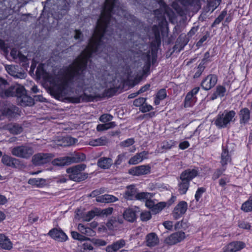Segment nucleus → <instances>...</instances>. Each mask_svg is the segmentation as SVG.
Returning <instances> with one entry per match:
<instances>
[{
  "instance_id": "f257e3e1",
  "label": "nucleus",
  "mask_w": 252,
  "mask_h": 252,
  "mask_svg": "<svg viewBox=\"0 0 252 252\" xmlns=\"http://www.w3.org/2000/svg\"><path fill=\"white\" fill-rule=\"evenodd\" d=\"M126 16V12L118 5V0H105L88 46L72 63L63 69L61 78L51 87L50 91L56 98L71 95L74 90L76 94L82 93L92 87L93 79L85 75L87 64L93 54L105 51L104 40H109L107 35H114V29L110 27L114 26L118 32L117 21Z\"/></svg>"
},
{
  "instance_id": "f03ea898",
  "label": "nucleus",
  "mask_w": 252,
  "mask_h": 252,
  "mask_svg": "<svg viewBox=\"0 0 252 252\" xmlns=\"http://www.w3.org/2000/svg\"><path fill=\"white\" fill-rule=\"evenodd\" d=\"M236 112L234 110H225L220 112L214 118V125L218 128H224L229 126L231 122L235 120Z\"/></svg>"
},
{
  "instance_id": "7ed1b4c3",
  "label": "nucleus",
  "mask_w": 252,
  "mask_h": 252,
  "mask_svg": "<svg viewBox=\"0 0 252 252\" xmlns=\"http://www.w3.org/2000/svg\"><path fill=\"white\" fill-rule=\"evenodd\" d=\"M86 168V164H80L67 168L66 172L71 180L79 182L86 180L88 177V173L82 172Z\"/></svg>"
},
{
  "instance_id": "20e7f679",
  "label": "nucleus",
  "mask_w": 252,
  "mask_h": 252,
  "mask_svg": "<svg viewBox=\"0 0 252 252\" xmlns=\"http://www.w3.org/2000/svg\"><path fill=\"white\" fill-rule=\"evenodd\" d=\"M86 157L84 154H78L73 157H64L55 159L52 161L54 165L63 166L68 165L72 163H77L85 160Z\"/></svg>"
},
{
  "instance_id": "39448f33",
  "label": "nucleus",
  "mask_w": 252,
  "mask_h": 252,
  "mask_svg": "<svg viewBox=\"0 0 252 252\" xmlns=\"http://www.w3.org/2000/svg\"><path fill=\"white\" fill-rule=\"evenodd\" d=\"M12 155L23 158H28L34 153L33 148L28 145H21L15 146L11 149Z\"/></svg>"
},
{
  "instance_id": "423d86ee",
  "label": "nucleus",
  "mask_w": 252,
  "mask_h": 252,
  "mask_svg": "<svg viewBox=\"0 0 252 252\" xmlns=\"http://www.w3.org/2000/svg\"><path fill=\"white\" fill-rule=\"evenodd\" d=\"M54 157V155L52 153H40L32 157V162L35 165H40L50 162Z\"/></svg>"
},
{
  "instance_id": "0eeeda50",
  "label": "nucleus",
  "mask_w": 252,
  "mask_h": 252,
  "mask_svg": "<svg viewBox=\"0 0 252 252\" xmlns=\"http://www.w3.org/2000/svg\"><path fill=\"white\" fill-rule=\"evenodd\" d=\"M0 111L2 114L9 119H12L20 115V111L18 107L11 104H6L1 106Z\"/></svg>"
},
{
  "instance_id": "6e6552de",
  "label": "nucleus",
  "mask_w": 252,
  "mask_h": 252,
  "mask_svg": "<svg viewBox=\"0 0 252 252\" xmlns=\"http://www.w3.org/2000/svg\"><path fill=\"white\" fill-rule=\"evenodd\" d=\"M24 91V87L19 85L12 86L7 89L2 91H0V95L2 97L16 96L18 97L20 93V91Z\"/></svg>"
},
{
  "instance_id": "1a4fd4ad",
  "label": "nucleus",
  "mask_w": 252,
  "mask_h": 252,
  "mask_svg": "<svg viewBox=\"0 0 252 252\" xmlns=\"http://www.w3.org/2000/svg\"><path fill=\"white\" fill-rule=\"evenodd\" d=\"M199 90V87H195L187 94L184 100L185 107H190L195 104L197 100L196 94L198 93Z\"/></svg>"
},
{
  "instance_id": "9d476101",
  "label": "nucleus",
  "mask_w": 252,
  "mask_h": 252,
  "mask_svg": "<svg viewBox=\"0 0 252 252\" xmlns=\"http://www.w3.org/2000/svg\"><path fill=\"white\" fill-rule=\"evenodd\" d=\"M199 173L198 168L193 167L185 170L183 171L180 176V179L190 182L194 178L197 177Z\"/></svg>"
},
{
  "instance_id": "9b49d317",
  "label": "nucleus",
  "mask_w": 252,
  "mask_h": 252,
  "mask_svg": "<svg viewBox=\"0 0 252 252\" xmlns=\"http://www.w3.org/2000/svg\"><path fill=\"white\" fill-rule=\"evenodd\" d=\"M218 77L216 75L210 74L202 80L201 86L204 90L208 91L216 85Z\"/></svg>"
},
{
  "instance_id": "f8f14e48",
  "label": "nucleus",
  "mask_w": 252,
  "mask_h": 252,
  "mask_svg": "<svg viewBox=\"0 0 252 252\" xmlns=\"http://www.w3.org/2000/svg\"><path fill=\"white\" fill-rule=\"evenodd\" d=\"M151 172V166L149 165H142L135 166L130 169L128 171L129 174L133 176H141L150 173Z\"/></svg>"
},
{
  "instance_id": "ddd939ff",
  "label": "nucleus",
  "mask_w": 252,
  "mask_h": 252,
  "mask_svg": "<svg viewBox=\"0 0 252 252\" xmlns=\"http://www.w3.org/2000/svg\"><path fill=\"white\" fill-rule=\"evenodd\" d=\"M52 238L59 242H64L67 240V236L60 228H54L48 233Z\"/></svg>"
},
{
  "instance_id": "4468645a",
  "label": "nucleus",
  "mask_w": 252,
  "mask_h": 252,
  "mask_svg": "<svg viewBox=\"0 0 252 252\" xmlns=\"http://www.w3.org/2000/svg\"><path fill=\"white\" fill-rule=\"evenodd\" d=\"M188 204L186 201H182L179 203L174 208L172 215L176 220L179 219L186 212Z\"/></svg>"
},
{
  "instance_id": "2eb2a0df",
  "label": "nucleus",
  "mask_w": 252,
  "mask_h": 252,
  "mask_svg": "<svg viewBox=\"0 0 252 252\" xmlns=\"http://www.w3.org/2000/svg\"><path fill=\"white\" fill-rule=\"evenodd\" d=\"M20 92V95L17 97V101L21 106H32L34 104L33 99L26 94V91L24 88L23 92Z\"/></svg>"
},
{
  "instance_id": "dca6fc26",
  "label": "nucleus",
  "mask_w": 252,
  "mask_h": 252,
  "mask_svg": "<svg viewBox=\"0 0 252 252\" xmlns=\"http://www.w3.org/2000/svg\"><path fill=\"white\" fill-rule=\"evenodd\" d=\"M245 244L242 241L230 243L223 249V252H237L245 247Z\"/></svg>"
},
{
  "instance_id": "f3484780",
  "label": "nucleus",
  "mask_w": 252,
  "mask_h": 252,
  "mask_svg": "<svg viewBox=\"0 0 252 252\" xmlns=\"http://www.w3.org/2000/svg\"><path fill=\"white\" fill-rule=\"evenodd\" d=\"M140 212L138 207L126 209L123 213L124 218L128 221L133 222L136 219L137 213Z\"/></svg>"
},
{
  "instance_id": "a211bd4d",
  "label": "nucleus",
  "mask_w": 252,
  "mask_h": 252,
  "mask_svg": "<svg viewBox=\"0 0 252 252\" xmlns=\"http://www.w3.org/2000/svg\"><path fill=\"white\" fill-rule=\"evenodd\" d=\"M185 237L184 232L179 231L171 234L166 239L165 241L169 245H174L183 240Z\"/></svg>"
},
{
  "instance_id": "6ab92c4d",
  "label": "nucleus",
  "mask_w": 252,
  "mask_h": 252,
  "mask_svg": "<svg viewBox=\"0 0 252 252\" xmlns=\"http://www.w3.org/2000/svg\"><path fill=\"white\" fill-rule=\"evenodd\" d=\"M125 244V241L124 239H120L107 246L105 250L107 252H116L120 249L123 248Z\"/></svg>"
},
{
  "instance_id": "aec40b11",
  "label": "nucleus",
  "mask_w": 252,
  "mask_h": 252,
  "mask_svg": "<svg viewBox=\"0 0 252 252\" xmlns=\"http://www.w3.org/2000/svg\"><path fill=\"white\" fill-rule=\"evenodd\" d=\"M137 189L134 185H130L126 187L124 194V197L127 200H134L137 195Z\"/></svg>"
},
{
  "instance_id": "412c9836",
  "label": "nucleus",
  "mask_w": 252,
  "mask_h": 252,
  "mask_svg": "<svg viewBox=\"0 0 252 252\" xmlns=\"http://www.w3.org/2000/svg\"><path fill=\"white\" fill-rule=\"evenodd\" d=\"M146 245L149 247H154L159 243L157 235L155 233H150L146 236Z\"/></svg>"
},
{
  "instance_id": "4be33fe9",
  "label": "nucleus",
  "mask_w": 252,
  "mask_h": 252,
  "mask_svg": "<svg viewBox=\"0 0 252 252\" xmlns=\"http://www.w3.org/2000/svg\"><path fill=\"white\" fill-rule=\"evenodd\" d=\"M1 161L4 164L12 167H17L19 162L18 159L6 155L2 156Z\"/></svg>"
},
{
  "instance_id": "5701e85b",
  "label": "nucleus",
  "mask_w": 252,
  "mask_h": 252,
  "mask_svg": "<svg viewBox=\"0 0 252 252\" xmlns=\"http://www.w3.org/2000/svg\"><path fill=\"white\" fill-rule=\"evenodd\" d=\"M113 164L112 158H109L102 157L98 159L97 165L102 169H109Z\"/></svg>"
},
{
  "instance_id": "b1692460",
  "label": "nucleus",
  "mask_w": 252,
  "mask_h": 252,
  "mask_svg": "<svg viewBox=\"0 0 252 252\" xmlns=\"http://www.w3.org/2000/svg\"><path fill=\"white\" fill-rule=\"evenodd\" d=\"M222 149L220 163L222 166L225 167V165L231 161V158L229 154L228 150L227 147L222 146Z\"/></svg>"
},
{
  "instance_id": "393cba45",
  "label": "nucleus",
  "mask_w": 252,
  "mask_h": 252,
  "mask_svg": "<svg viewBox=\"0 0 252 252\" xmlns=\"http://www.w3.org/2000/svg\"><path fill=\"white\" fill-rule=\"evenodd\" d=\"M0 246L3 249L9 250L12 248V244L7 237L0 234Z\"/></svg>"
},
{
  "instance_id": "a878e982",
  "label": "nucleus",
  "mask_w": 252,
  "mask_h": 252,
  "mask_svg": "<svg viewBox=\"0 0 252 252\" xmlns=\"http://www.w3.org/2000/svg\"><path fill=\"white\" fill-rule=\"evenodd\" d=\"M117 200L118 198L117 197L110 194H104L101 196H97L96 198L97 202L105 203L114 202Z\"/></svg>"
},
{
  "instance_id": "bb28decb",
  "label": "nucleus",
  "mask_w": 252,
  "mask_h": 252,
  "mask_svg": "<svg viewBox=\"0 0 252 252\" xmlns=\"http://www.w3.org/2000/svg\"><path fill=\"white\" fill-rule=\"evenodd\" d=\"M190 183L184 179L178 180V191L181 194H185L188 191Z\"/></svg>"
},
{
  "instance_id": "cd10ccee",
  "label": "nucleus",
  "mask_w": 252,
  "mask_h": 252,
  "mask_svg": "<svg viewBox=\"0 0 252 252\" xmlns=\"http://www.w3.org/2000/svg\"><path fill=\"white\" fill-rule=\"evenodd\" d=\"M240 122L241 124H246L250 118V112L248 108H244L240 111Z\"/></svg>"
},
{
  "instance_id": "c85d7f7f",
  "label": "nucleus",
  "mask_w": 252,
  "mask_h": 252,
  "mask_svg": "<svg viewBox=\"0 0 252 252\" xmlns=\"http://www.w3.org/2000/svg\"><path fill=\"white\" fill-rule=\"evenodd\" d=\"M108 142V139L105 136H102L98 138L90 140L89 142V145L92 146H103L106 145Z\"/></svg>"
},
{
  "instance_id": "c756f323",
  "label": "nucleus",
  "mask_w": 252,
  "mask_h": 252,
  "mask_svg": "<svg viewBox=\"0 0 252 252\" xmlns=\"http://www.w3.org/2000/svg\"><path fill=\"white\" fill-rule=\"evenodd\" d=\"M69 98L72 102L79 103L81 101H90L92 100V97L89 95H87L85 93H83L79 96H70Z\"/></svg>"
},
{
  "instance_id": "7c9ffc66",
  "label": "nucleus",
  "mask_w": 252,
  "mask_h": 252,
  "mask_svg": "<svg viewBox=\"0 0 252 252\" xmlns=\"http://www.w3.org/2000/svg\"><path fill=\"white\" fill-rule=\"evenodd\" d=\"M7 130L13 134H18L22 132L23 127L17 124H10L7 126Z\"/></svg>"
},
{
  "instance_id": "2f4dec72",
  "label": "nucleus",
  "mask_w": 252,
  "mask_h": 252,
  "mask_svg": "<svg viewBox=\"0 0 252 252\" xmlns=\"http://www.w3.org/2000/svg\"><path fill=\"white\" fill-rule=\"evenodd\" d=\"M176 142L170 140L169 141H163L158 148V151L160 153H163L167 150L170 149L172 147L175 146Z\"/></svg>"
},
{
  "instance_id": "473e14b6",
  "label": "nucleus",
  "mask_w": 252,
  "mask_h": 252,
  "mask_svg": "<svg viewBox=\"0 0 252 252\" xmlns=\"http://www.w3.org/2000/svg\"><path fill=\"white\" fill-rule=\"evenodd\" d=\"M78 230L83 234H85L88 236H92L94 235V232L90 227H86L81 223H79L78 225Z\"/></svg>"
},
{
  "instance_id": "72a5a7b5",
  "label": "nucleus",
  "mask_w": 252,
  "mask_h": 252,
  "mask_svg": "<svg viewBox=\"0 0 252 252\" xmlns=\"http://www.w3.org/2000/svg\"><path fill=\"white\" fill-rule=\"evenodd\" d=\"M122 222L123 220L122 219L119 220L118 218L112 217L107 222L106 225L109 229L112 230L117 227L118 224L122 223Z\"/></svg>"
},
{
  "instance_id": "f704fd0d",
  "label": "nucleus",
  "mask_w": 252,
  "mask_h": 252,
  "mask_svg": "<svg viewBox=\"0 0 252 252\" xmlns=\"http://www.w3.org/2000/svg\"><path fill=\"white\" fill-rule=\"evenodd\" d=\"M28 183L31 185L40 188L45 185L46 180L43 178H32L29 179Z\"/></svg>"
},
{
  "instance_id": "c9c22d12",
  "label": "nucleus",
  "mask_w": 252,
  "mask_h": 252,
  "mask_svg": "<svg viewBox=\"0 0 252 252\" xmlns=\"http://www.w3.org/2000/svg\"><path fill=\"white\" fill-rule=\"evenodd\" d=\"M154 196L152 193L141 192H137L135 199L143 201H146L147 199H151Z\"/></svg>"
},
{
  "instance_id": "e433bc0d",
  "label": "nucleus",
  "mask_w": 252,
  "mask_h": 252,
  "mask_svg": "<svg viewBox=\"0 0 252 252\" xmlns=\"http://www.w3.org/2000/svg\"><path fill=\"white\" fill-rule=\"evenodd\" d=\"M241 209L245 212H252V196L242 204Z\"/></svg>"
},
{
  "instance_id": "4c0bfd02",
  "label": "nucleus",
  "mask_w": 252,
  "mask_h": 252,
  "mask_svg": "<svg viewBox=\"0 0 252 252\" xmlns=\"http://www.w3.org/2000/svg\"><path fill=\"white\" fill-rule=\"evenodd\" d=\"M206 59H203L198 65V67L195 69L196 72L193 75L194 78H197L200 76L204 69L205 68V63Z\"/></svg>"
},
{
  "instance_id": "58836bf2",
  "label": "nucleus",
  "mask_w": 252,
  "mask_h": 252,
  "mask_svg": "<svg viewBox=\"0 0 252 252\" xmlns=\"http://www.w3.org/2000/svg\"><path fill=\"white\" fill-rule=\"evenodd\" d=\"M116 126V125L114 122H111L107 123H105L104 124L98 125L96 127V129L98 131H103L105 130H107L109 128H113Z\"/></svg>"
},
{
  "instance_id": "ea45409f",
  "label": "nucleus",
  "mask_w": 252,
  "mask_h": 252,
  "mask_svg": "<svg viewBox=\"0 0 252 252\" xmlns=\"http://www.w3.org/2000/svg\"><path fill=\"white\" fill-rule=\"evenodd\" d=\"M166 206L165 202H160L156 203L153 208L151 210V212L155 214H156L161 211Z\"/></svg>"
},
{
  "instance_id": "a19ab883",
  "label": "nucleus",
  "mask_w": 252,
  "mask_h": 252,
  "mask_svg": "<svg viewBox=\"0 0 252 252\" xmlns=\"http://www.w3.org/2000/svg\"><path fill=\"white\" fill-rule=\"evenodd\" d=\"M227 14V11L223 10L220 15L215 20L214 22L212 25V27H214L217 25L219 24L224 19Z\"/></svg>"
},
{
  "instance_id": "79ce46f5",
  "label": "nucleus",
  "mask_w": 252,
  "mask_h": 252,
  "mask_svg": "<svg viewBox=\"0 0 252 252\" xmlns=\"http://www.w3.org/2000/svg\"><path fill=\"white\" fill-rule=\"evenodd\" d=\"M140 153L136 154L135 156L131 158L128 161L130 164H136L142 161Z\"/></svg>"
},
{
  "instance_id": "37998d69",
  "label": "nucleus",
  "mask_w": 252,
  "mask_h": 252,
  "mask_svg": "<svg viewBox=\"0 0 252 252\" xmlns=\"http://www.w3.org/2000/svg\"><path fill=\"white\" fill-rule=\"evenodd\" d=\"M226 167L222 166L221 168L217 169L212 175V179L216 180L218 179L225 171Z\"/></svg>"
},
{
  "instance_id": "c03bdc74",
  "label": "nucleus",
  "mask_w": 252,
  "mask_h": 252,
  "mask_svg": "<svg viewBox=\"0 0 252 252\" xmlns=\"http://www.w3.org/2000/svg\"><path fill=\"white\" fill-rule=\"evenodd\" d=\"M98 215V212L91 211L88 212L84 217L83 220L86 221H89L93 219L95 216Z\"/></svg>"
},
{
  "instance_id": "a18cd8bd",
  "label": "nucleus",
  "mask_w": 252,
  "mask_h": 252,
  "mask_svg": "<svg viewBox=\"0 0 252 252\" xmlns=\"http://www.w3.org/2000/svg\"><path fill=\"white\" fill-rule=\"evenodd\" d=\"M134 143V140L133 138H128L126 140L121 142L119 145L121 148L128 147L133 145Z\"/></svg>"
},
{
  "instance_id": "49530a36",
  "label": "nucleus",
  "mask_w": 252,
  "mask_h": 252,
  "mask_svg": "<svg viewBox=\"0 0 252 252\" xmlns=\"http://www.w3.org/2000/svg\"><path fill=\"white\" fill-rule=\"evenodd\" d=\"M194 11L197 12L201 7L200 0H192L190 6Z\"/></svg>"
},
{
  "instance_id": "de8ad7c7",
  "label": "nucleus",
  "mask_w": 252,
  "mask_h": 252,
  "mask_svg": "<svg viewBox=\"0 0 252 252\" xmlns=\"http://www.w3.org/2000/svg\"><path fill=\"white\" fill-rule=\"evenodd\" d=\"M113 117L109 114H104L102 115L100 118L99 120L104 123H107V122H109L112 120Z\"/></svg>"
},
{
  "instance_id": "09e8293b",
  "label": "nucleus",
  "mask_w": 252,
  "mask_h": 252,
  "mask_svg": "<svg viewBox=\"0 0 252 252\" xmlns=\"http://www.w3.org/2000/svg\"><path fill=\"white\" fill-rule=\"evenodd\" d=\"M147 56V60L146 62L143 67V70L144 73H148L149 72L150 68L151 67V61H150V56L149 54Z\"/></svg>"
},
{
  "instance_id": "8fccbe9b",
  "label": "nucleus",
  "mask_w": 252,
  "mask_h": 252,
  "mask_svg": "<svg viewBox=\"0 0 252 252\" xmlns=\"http://www.w3.org/2000/svg\"><path fill=\"white\" fill-rule=\"evenodd\" d=\"M217 94L219 97H223L225 95L226 92V89L222 86H218L217 87L216 91Z\"/></svg>"
},
{
  "instance_id": "3c124183",
  "label": "nucleus",
  "mask_w": 252,
  "mask_h": 252,
  "mask_svg": "<svg viewBox=\"0 0 252 252\" xmlns=\"http://www.w3.org/2000/svg\"><path fill=\"white\" fill-rule=\"evenodd\" d=\"M72 237L75 240L84 241L86 240V237L76 231H72L71 232Z\"/></svg>"
},
{
  "instance_id": "603ef678",
  "label": "nucleus",
  "mask_w": 252,
  "mask_h": 252,
  "mask_svg": "<svg viewBox=\"0 0 252 252\" xmlns=\"http://www.w3.org/2000/svg\"><path fill=\"white\" fill-rule=\"evenodd\" d=\"M64 141L66 142L67 146L73 145L78 142V140L76 138H73L71 136L64 137Z\"/></svg>"
},
{
  "instance_id": "864d4df0",
  "label": "nucleus",
  "mask_w": 252,
  "mask_h": 252,
  "mask_svg": "<svg viewBox=\"0 0 252 252\" xmlns=\"http://www.w3.org/2000/svg\"><path fill=\"white\" fill-rule=\"evenodd\" d=\"M146 98L144 97H139L134 100L133 105L136 107H141L146 101Z\"/></svg>"
},
{
  "instance_id": "5fc2aeb1",
  "label": "nucleus",
  "mask_w": 252,
  "mask_h": 252,
  "mask_svg": "<svg viewBox=\"0 0 252 252\" xmlns=\"http://www.w3.org/2000/svg\"><path fill=\"white\" fill-rule=\"evenodd\" d=\"M140 218L142 221H147L151 218V215L150 212H142L140 214Z\"/></svg>"
},
{
  "instance_id": "6e6d98bb",
  "label": "nucleus",
  "mask_w": 252,
  "mask_h": 252,
  "mask_svg": "<svg viewBox=\"0 0 252 252\" xmlns=\"http://www.w3.org/2000/svg\"><path fill=\"white\" fill-rule=\"evenodd\" d=\"M205 191V189L204 188H199L197 189L195 194V198L197 201H199L203 192Z\"/></svg>"
},
{
  "instance_id": "4d7b16f0",
  "label": "nucleus",
  "mask_w": 252,
  "mask_h": 252,
  "mask_svg": "<svg viewBox=\"0 0 252 252\" xmlns=\"http://www.w3.org/2000/svg\"><path fill=\"white\" fill-rule=\"evenodd\" d=\"M153 109V108L151 105H148L145 103L143 104L142 106H141L139 108L140 110L143 113L149 112Z\"/></svg>"
},
{
  "instance_id": "13d9d810",
  "label": "nucleus",
  "mask_w": 252,
  "mask_h": 252,
  "mask_svg": "<svg viewBox=\"0 0 252 252\" xmlns=\"http://www.w3.org/2000/svg\"><path fill=\"white\" fill-rule=\"evenodd\" d=\"M113 210V209L112 208H108L103 209L100 211V213L98 212V215H101L103 216H108V215L112 214Z\"/></svg>"
},
{
  "instance_id": "bf43d9fd",
  "label": "nucleus",
  "mask_w": 252,
  "mask_h": 252,
  "mask_svg": "<svg viewBox=\"0 0 252 252\" xmlns=\"http://www.w3.org/2000/svg\"><path fill=\"white\" fill-rule=\"evenodd\" d=\"M157 96L161 100L164 99L166 96V93L165 89L160 90L157 93Z\"/></svg>"
},
{
  "instance_id": "052dcab7",
  "label": "nucleus",
  "mask_w": 252,
  "mask_h": 252,
  "mask_svg": "<svg viewBox=\"0 0 252 252\" xmlns=\"http://www.w3.org/2000/svg\"><path fill=\"white\" fill-rule=\"evenodd\" d=\"M125 157V154H122L119 155L117 156V159L114 162V165H118L121 164V163L122 162L123 160H124Z\"/></svg>"
},
{
  "instance_id": "680f3d73",
  "label": "nucleus",
  "mask_w": 252,
  "mask_h": 252,
  "mask_svg": "<svg viewBox=\"0 0 252 252\" xmlns=\"http://www.w3.org/2000/svg\"><path fill=\"white\" fill-rule=\"evenodd\" d=\"M103 190L102 189L94 190L89 195V196L92 197H97L98 195L103 192Z\"/></svg>"
},
{
  "instance_id": "e2e57ef3",
  "label": "nucleus",
  "mask_w": 252,
  "mask_h": 252,
  "mask_svg": "<svg viewBox=\"0 0 252 252\" xmlns=\"http://www.w3.org/2000/svg\"><path fill=\"white\" fill-rule=\"evenodd\" d=\"M238 226L240 228L245 229H250L251 228L250 224L244 221H239L238 223Z\"/></svg>"
},
{
  "instance_id": "0e129e2a",
  "label": "nucleus",
  "mask_w": 252,
  "mask_h": 252,
  "mask_svg": "<svg viewBox=\"0 0 252 252\" xmlns=\"http://www.w3.org/2000/svg\"><path fill=\"white\" fill-rule=\"evenodd\" d=\"M157 201H155L154 200H152L151 199H147V201L145 202V205L147 207L149 208L150 210L152 209V208H153L154 206L156 204Z\"/></svg>"
},
{
  "instance_id": "69168bd1",
  "label": "nucleus",
  "mask_w": 252,
  "mask_h": 252,
  "mask_svg": "<svg viewBox=\"0 0 252 252\" xmlns=\"http://www.w3.org/2000/svg\"><path fill=\"white\" fill-rule=\"evenodd\" d=\"M21 53L16 49L13 48L10 52V55L14 59H17Z\"/></svg>"
},
{
  "instance_id": "338daca9",
  "label": "nucleus",
  "mask_w": 252,
  "mask_h": 252,
  "mask_svg": "<svg viewBox=\"0 0 252 252\" xmlns=\"http://www.w3.org/2000/svg\"><path fill=\"white\" fill-rule=\"evenodd\" d=\"M7 85V82L5 80L0 77V91H2L4 90Z\"/></svg>"
},
{
  "instance_id": "774afa93",
  "label": "nucleus",
  "mask_w": 252,
  "mask_h": 252,
  "mask_svg": "<svg viewBox=\"0 0 252 252\" xmlns=\"http://www.w3.org/2000/svg\"><path fill=\"white\" fill-rule=\"evenodd\" d=\"M229 182V179L227 177L222 178L219 181V185L221 187H224L227 183Z\"/></svg>"
}]
</instances>
